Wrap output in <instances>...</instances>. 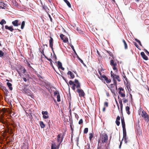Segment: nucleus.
<instances>
[{
    "instance_id": "1",
    "label": "nucleus",
    "mask_w": 149,
    "mask_h": 149,
    "mask_svg": "<svg viewBox=\"0 0 149 149\" xmlns=\"http://www.w3.org/2000/svg\"><path fill=\"white\" fill-rule=\"evenodd\" d=\"M121 124L122 125V127L123 128V140L125 142V143H126L127 144V143H128L130 145L132 144V143L130 142V141L129 140H127V138L126 137V132L125 126V123L124 118H121Z\"/></svg>"
},
{
    "instance_id": "2",
    "label": "nucleus",
    "mask_w": 149,
    "mask_h": 149,
    "mask_svg": "<svg viewBox=\"0 0 149 149\" xmlns=\"http://www.w3.org/2000/svg\"><path fill=\"white\" fill-rule=\"evenodd\" d=\"M74 82L77 84L76 88L77 89L76 91L79 93V96L80 97H84L85 95V93L83 90L80 88H81L80 83L79 82L78 80L77 79H75Z\"/></svg>"
},
{
    "instance_id": "3",
    "label": "nucleus",
    "mask_w": 149,
    "mask_h": 149,
    "mask_svg": "<svg viewBox=\"0 0 149 149\" xmlns=\"http://www.w3.org/2000/svg\"><path fill=\"white\" fill-rule=\"evenodd\" d=\"M139 115H141L143 118L147 122H149V116L148 114L142 109H140L139 112Z\"/></svg>"
},
{
    "instance_id": "4",
    "label": "nucleus",
    "mask_w": 149,
    "mask_h": 149,
    "mask_svg": "<svg viewBox=\"0 0 149 149\" xmlns=\"http://www.w3.org/2000/svg\"><path fill=\"white\" fill-rule=\"evenodd\" d=\"M16 70L20 75L21 72L24 74L27 72L25 68L20 65H17V68L16 69Z\"/></svg>"
},
{
    "instance_id": "5",
    "label": "nucleus",
    "mask_w": 149,
    "mask_h": 149,
    "mask_svg": "<svg viewBox=\"0 0 149 149\" xmlns=\"http://www.w3.org/2000/svg\"><path fill=\"white\" fill-rule=\"evenodd\" d=\"M116 61H117V60L115 58V57L114 58H112L110 61V65L112 67L113 70L117 71H118L117 68H116L117 63Z\"/></svg>"
},
{
    "instance_id": "6",
    "label": "nucleus",
    "mask_w": 149,
    "mask_h": 149,
    "mask_svg": "<svg viewBox=\"0 0 149 149\" xmlns=\"http://www.w3.org/2000/svg\"><path fill=\"white\" fill-rule=\"evenodd\" d=\"M100 140L102 143H107L108 142V135L106 133H104L101 135Z\"/></svg>"
},
{
    "instance_id": "7",
    "label": "nucleus",
    "mask_w": 149,
    "mask_h": 149,
    "mask_svg": "<svg viewBox=\"0 0 149 149\" xmlns=\"http://www.w3.org/2000/svg\"><path fill=\"white\" fill-rule=\"evenodd\" d=\"M99 72L100 75V78L99 77L100 79L102 80L105 81L107 83L111 82V79H108V78L104 74L102 75V74L99 70Z\"/></svg>"
},
{
    "instance_id": "8",
    "label": "nucleus",
    "mask_w": 149,
    "mask_h": 149,
    "mask_svg": "<svg viewBox=\"0 0 149 149\" xmlns=\"http://www.w3.org/2000/svg\"><path fill=\"white\" fill-rule=\"evenodd\" d=\"M118 93L121 97H124L125 96V91L124 89L122 87H120L118 89Z\"/></svg>"
},
{
    "instance_id": "9",
    "label": "nucleus",
    "mask_w": 149,
    "mask_h": 149,
    "mask_svg": "<svg viewBox=\"0 0 149 149\" xmlns=\"http://www.w3.org/2000/svg\"><path fill=\"white\" fill-rule=\"evenodd\" d=\"M64 138L63 136L61 135V134H58L57 136V141L58 143H61L63 141Z\"/></svg>"
},
{
    "instance_id": "10",
    "label": "nucleus",
    "mask_w": 149,
    "mask_h": 149,
    "mask_svg": "<svg viewBox=\"0 0 149 149\" xmlns=\"http://www.w3.org/2000/svg\"><path fill=\"white\" fill-rule=\"evenodd\" d=\"M6 110L5 109H1V117L0 118V122H1L3 119H4V117L3 116L4 113L6 112Z\"/></svg>"
},
{
    "instance_id": "11",
    "label": "nucleus",
    "mask_w": 149,
    "mask_h": 149,
    "mask_svg": "<svg viewBox=\"0 0 149 149\" xmlns=\"http://www.w3.org/2000/svg\"><path fill=\"white\" fill-rule=\"evenodd\" d=\"M50 39L49 40V46L52 49V52L54 54V52L53 50V38L51 37H50Z\"/></svg>"
},
{
    "instance_id": "12",
    "label": "nucleus",
    "mask_w": 149,
    "mask_h": 149,
    "mask_svg": "<svg viewBox=\"0 0 149 149\" xmlns=\"http://www.w3.org/2000/svg\"><path fill=\"white\" fill-rule=\"evenodd\" d=\"M60 37L61 40H63V42L66 43L68 41V38L64 35L63 34H60Z\"/></svg>"
},
{
    "instance_id": "13",
    "label": "nucleus",
    "mask_w": 149,
    "mask_h": 149,
    "mask_svg": "<svg viewBox=\"0 0 149 149\" xmlns=\"http://www.w3.org/2000/svg\"><path fill=\"white\" fill-rule=\"evenodd\" d=\"M42 113L44 118L47 119L49 118V116L47 115L48 113L47 111H42Z\"/></svg>"
},
{
    "instance_id": "14",
    "label": "nucleus",
    "mask_w": 149,
    "mask_h": 149,
    "mask_svg": "<svg viewBox=\"0 0 149 149\" xmlns=\"http://www.w3.org/2000/svg\"><path fill=\"white\" fill-rule=\"evenodd\" d=\"M19 21L18 20H15L12 22L13 25L15 26H18L20 25V24L19 23Z\"/></svg>"
},
{
    "instance_id": "15",
    "label": "nucleus",
    "mask_w": 149,
    "mask_h": 149,
    "mask_svg": "<svg viewBox=\"0 0 149 149\" xmlns=\"http://www.w3.org/2000/svg\"><path fill=\"white\" fill-rule=\"evenodd\" d=\"M118 102L120 104V111H122L123 109V104L122 102V100L121 98H120L119 96L118 97Z\"/></svg>"
},
{
    "instance_id": "16",
    "label": "nucleus",
    "mask_w": 149,
    "mask_h": 149,
    "mask_svg": "<svg viewBox=\"0 0 149 149\" xmlns=\"http://www.w3.org/2000/svg\"><path fill=\"white\" fill-rule=\"evenodd\" d=\"M24 74V75H23L24 77L23 78V79L24 81L26 82L27 81L26 78H29V74H28L27 72H26V73Z\"/></svg>"
},
{
    "instance_id": "17",
    "label": "nucleus",
    "mask_w": 149,
    "mask_h": 149,
    "mask_svg": "<svg viewBox=\"0 0 149 149\" xmlns=\"http://www.w3.org/2000/svg\"><path fill=\"white\" fill-rule=\"evenodd\" d=\"M5 28L6 29H8L11 32H12L14 30L13 26H8V25H6L5 26Z\"/></svg>"
},
{
    "instance_id": "18",
    "label": "nucleus",
    "mask_w": 149,
    "mask_h": 149,
    "mask_svg": "<svg viewBox=\"0 0 149 149\" xmlns=\"http://www.w3.org/2000/svg\"><path fill=\"white\" fill-rule=\"evenodd\" d=\"M141 55L142 57L143 58L146 60H147L148 59L147 56L143 52H142L141 53Z\"/></svg>"
},
{
    "instance_id": "19",
    "label": "nucleus",
    "mask_w": 149,
    "mask_h": 149,
    "mask_svg": "<svg viewBox=\"0 0 149 149\" xmlns=\"http://www.w3.org/2000/svg\"><path fill=\"white\" fill-rule=\"evenodd\" d=\"M23 91L25 93L28 94L29 95H30V94H31V91L29 89L24 88L23 90Z\"/></svg>"
},
{
    "instance_id": "20",
    "label": "nucleus",
    "mask_w": 149,
    "mask_h": 149,
    "mask_svg": "<svg viewBox=\"0 0 149 149\" xmlns=\"http://www.w3.org/2000/svg\"><path fill=\"white\" fill-rule=\"evenodd\" d=\"M58 65L59 69H61L63 70H64V68L62 66V63L59 61L58 62Z\"/></svg>"
},
{
    "instance_id": "21",
    "label": "nucleus",
    "mask_w": 149,
    "mask_h": 149,
    "mask_svg": "<svg viewBox=\"0 0 149 149\" xmlns=\"http://www.w3.org/2000/svg\"><path fill=\"white\" fill-rule=\"evenodd\" d=\"M67 74L68 75H69L70 76V79H73L74 77L75 76L74 74L70 71H69L67 73Z\"/></svg>"
},
{
    "instance_id": "22",
    "label": "nucleus",
    "mask_w": 149,
    "mask_h": 149,
    "mask_svg": "<svg viewBox=\"0 0 149 149\" xmlns=\"http://www.w3.org/2000/svg\"><path fill=\"white\" fill-rule=\"evenodd\" d=\"M51 149H56L57 147L56 143L54 141L52 142Z\"/></svg>"
},
{
    "instance_id": "23",
    "label": "nucleus",
    "mask_w": 149,
    "mask_h": 149,
    "mask_svg": "<svg viewBox=\"0 0 149 149\" xmlns=\"http://www.w3.org/2000/svg\"><path fill=\"white\" fill-rule=\"evenodd\" d=\"M42 8L48 14L49 12V10L48 7L45 5H44L42 6Z\"/></svg>"
},
{
    "instance_id": "24",
    "label": "nucleus",
    "mask_w": 149,
    "mask_h": 149,
    "mask_svg": "<svg viewBox=\"0 0 149 149\" xmlns=\"http://www.w3.org/2000/svg\"><path fill=\"white\" fill-rule=\"evenodd\" d=\"M7 85L9 88V89L10 91H12L13 90V87H12V84L9 82L7 83Z\"/></svg>"
},
{
    "instance_id": "25",
    "label": "nucleus",
    "mask_w": 149,
    "mask_h": 149,
    "mask_svg": "<svg viewBox=\"0 0 149 149\" xmlns=\"http://www.w3.org/2000/svg\"><path fill=\"white\" fill-rule=\"evenodd\" d=\"M39 123L41 128H43L45 127V125L42 121H40Z\"/></svg>"
},
{
    "instance_id": "26",
    "label": "nucleus",
    "mask_w": 149,
    "mask_h": 149,
    "mask_svg": "<svg viewBox=\"0 0 149 149\" xmlns=\"http://www.w3.org/2000/svg\"><path fill=\"white\" fill-rule=\"evenodd\" d=\"M107 52L109 54V55L112 57V58H114L115 57L113 53L110 51H107Z\"/></svg>"
},
{
    "instance_id": "27",
    "label": "nucleus",
    "mask_w": 149,
    "mask_h": 149,
    "mask_svg": "<svg viewBox=\"0 0 149 149\" xmlns=\"http://www.w3.org/2000/svg\"><path fill=\"white\" fill-rule=\"evenodd\" d=\"M67 4L69 7L71 8V5L70 3L67 0H63Z\"/></svg>"
},
{
    "instance_id": "28",
    "label": "nucleus",
    "mask_w": 149,
    "mask_h": 149,
    "mask_svg": "<svg viewBox=\"0 0 149 149\" xmlns=\"http://www.w3.org/2000/svg\"><path fill=\"white\" fill-rule=\"evenodd\" d=\"M125 109L126 111L127 112V113L129 115L130 113V108L129 106H126L125 107Z\"/></svg>"
},
{
    "instance_id": "29",
    "label": "nucleus",
    "mask_w": 149,
    "mask_h": 149,
    "mask_svg": "<svg viewBox=\"0 0 149 149\" xmlns=\"http://www.w3.org/2000/svg\"><path fill=\"white\" fill-rule=\"evenodd\" d=\"M123 42L124 45L125 46V49H127V44L124 39H123L122 40Z\"/></svg>"
},
{
    "instance_id": "30",
    "label": "nucleus",
    "mask_w": 149,
    "mask_h": 149,
    "mask_svg": "<svg viewBox=\"0 0 149 149\" xmlns=\"http://www.w3.org/2000/svg\"><path fill=\"white\" fill-rule=\"evenodd\" d=\"M25 25V22L24 21H23L22 23L21 28L22 29H23L24 28Z\"/></svg>"
},
{
    "instance_id": "31",
    "label": "nucleus",
    "mask_w": 149,
    "mask_h": 149,
    "mask_svg": "<svg viewBox=\"0 0 149 149\" xmlns=\"http://www.w3.org/2000/svg\"><path fill=\"white\" fill-rule=\"evenodd\" d=\"M111 77H112L113 79H115V77H116V75H116L112 71H111Z\"/></svg>"
},
{
    "instance_id": "32",
    "label": "nucleus",
    "mask_w": 149,
    "mask_h": 149,
    "mask_svg": "<svg viewBox=\"0 0 149 149\" xmlns=\"http://www.w3.org/2000/svg\"><path fill=\"white\" fill-rule=\"evenodd\" d=\"M115 79H116L118 82H120L121 81L119 75H116V77H115Z\"/></svg>"
},
{
    "instance_id": "33",
    "label": "nucleus",
    "mask_w": 149,
    "mask_h": 149,
    "mask_svg": "<svg viewBox=\"0 0 149 149\" xmlns=\"http://www.w3.org/2000/svg\"><path fill=\"white\" fill-rule=\"evenodd\" d=\"M6 22L4 19H2L0 22V24L1 25H3V24H6Z\"/></svg>"
},
{
    "instance_id": "34",
    "label": "nucleus",
    "mask_w": 149,
    "mask_h": 149,
    "mask_svg": "<svg viewBox=\"0 0 149 149\" xmlns=\"http://www.w3.org/2000/svg\"><path fill=\"white\" fill-rule=\"evenodd\" d=\"M4 53L2 50H0V57H2L3 56Z\"/></svg>"
},
{
    "instance_id": "35",
    "label": "nucleus",
    "mask_w": 149,
    "mask_h": 149,
    "mask_svg": "<svg viewBox=\"0 0 149 149\" xmlns=\"http://www.w3.org/2000/svg\"><path fill=\"white\" fill-rule=\"evenodd\" d=\"M1 123H2L3 124H4L6 125L7 124V120L5 118H4V119H3V121H2Z\"/></svg>"
},
{
    "instance_id": "36",
    "label": "nucleus",
    "mask_w": 149,
    "mask_h": 149,
    "mask_svg": "<svg viewBox=\"0 0 149 149\" xmlns=\"http://www.w3.org/2000/svg\"><path fill=\"white\" fill-rule=\"evenodd\" d=\"M57 101L58 102H59L61 101L60 96L59 94H58L57 95Z\"/></svg>"
},
{
    "instance_id": "37",
    "label": "nucleus",
    "mask_w": 149,
    "mask_h": 149,
    "mask_svg": "<svg viewBox=\"0 0 149 149\" xmlns=\"http://www.w3.org/2000/svg\"><path fill=\"white\" fill-rule=\"evenodd\" d=\"M90 148V145L89 144H87L85 146L84 149H89Z\"/></svg>"
},
{
    "instance_id": "38",
    "label": "nucleus",
    "mask_w": 149,
    "mask_h": 149,
    "mask_svg": "<svg viewBox=\"0 0 149 149\" xmlns=\"http://www.w3.org/2000/svg\"><path fill=\"white\" fill-rule=\"evenodd\" d=\"M70 46L71 48H72V50L74 51V53L76 54H77V53H76V51H75V49H74V46L72 45H71Z\"/></svg>"
},
{
    "instance_id": "39",
    "label": "nucleus",
    "mask_w": 149,
    "mask_h": 149,
    "mask_svg": "<svg viewBox=\"0 0 149 149\" xmlns=\"http://www.w3.org/2000/svg\"><path fill=\"white\" fill-rule=\"evenodd\" d=\"M89 138L90 140L91 141V140L92 139L93 137V135L92 133H91L89 134Z\"/></svg>"
},
{
    "instance_id": "40",
    "label": "nucleus",
    "mask_w": 149,
    "mask_h": 149,
    "mask_svg": "<svg viewBox=\"0 0 149 149\" xmlns=\"http://www.w3.org/2000/svg\"><path fill=\"white\" fill-rule=\"evenodd\" d=\"M88 131V128H85L84 130V134L87 133Z\"/></svg>"
},
{
    "instance_id": "41",
    "label": "nucleus",
    "mask_w": 149,
    "mask_h": 149,
    "mask_svg": "<svg viewBox=\"0 0 149 149\" xmlns=\"http://www.w3.org/2000/svg\"><path fill=\"white\" fill-rule=\"evenodd\" d=\"M69 84L70 85H73L74 84H76V83L74 84L73 81L72 80H70L69 82Z\"/></svg>"
},
{
    "instance_id": "42",
    "label": "nucleus",
    "mask_w": 149,
    "mask_h": 149,
    "mask_svg": "<svg viewBox=\"0 0 149 149\" xmlns=\"http://www.w3.org/2000/svg\"><path fill=\"white\" fill-rule=\"evenodd\" d=\"M123 103H126L128 102V99L124 98L123 99Z\"/></svg>"
},
{
    "instance_id": "43",
    "label": "nucleus",
    "mask_w": 149,
    "mask_h": 149,
    "mask_svg": "<svg viewBox=\"0 0 149 149\" xmlns=\"http://www.w3.org/2000/svg\"><path fill=\"white\" fill-rule=\"evenodd\" d=\"M74 84L72 87V88L73 90L74 91L75 90V86L76 87L77 84Z\"/></svg>"
},
{
    "instance_id": "44",
    "label": "nucleus",
    "mask_w": 149,
    "mask_h": 149,
    "mask_svg": "<svg viewBox=\"0 0 149 149\" xmlns=\"http://www.w3.org/2000/svg\"><path fill=\"white\" fill-rule=\"evenodd\" d=\"M50 65L54 69V70L56 72V73H58L56 71V70H55V68L54 67V66H53V63H52V62H50Z\"/></svg>"
},
{
    "instance_id": "45",
    "label": "nucleus",
    "mask_w": 149,
    "mask_h": 149,
    "mask_svg": "<svg viewBox=\"0 0 149 149\" xmlns=\"http://www.w3.org/2000/svg\"><path fill=\"white\" fill-rule=\"evenodd\" d=\"M135 40L137 42H138L139 44L141 45V46H142V45H141V42L140 41H139V40H138L137 39H135Z\"/></svg>"
},
{
    "instance_id": "46",
    "label": "nucleus",
    "mask_w": 149,
    "mask_h": 149,
    "mask_svg": "<svg viewBox=\"0 0 149 149\" xmlns=\"http://www.w3.org/2000/svg\"><path fill=\"white\" fill-rule=\"evenodd\" d=\"M50 62H52V60L50 58H49L48 57H47L46 56H45V57Z\"/></svg>"
},
{
    "instance_id": "47",
    "label": "nucleus",
    "mask_w": 149,
    "mask_h": 149,
    "mask_svg": "<svg viewBox=\"0 0 149 149\" xmlns=\"http://www.w3.org/2000/svg\"><path fill=\"white\" fill-rule=\"evenodd\" d=\"M59 94L58 91H55L54 92V96H56V95H58Z\"/></svg>"
},
{
    "instance_id": "48",
    "label": "nucleus",
    "mask_w": 149,
    "mask_h": 149,
    "mask_svg": "<svg viewBox=\"0 0 149 149\" xmlns=\"http://www.w3.org/2000/svg\"><path fill=\"white\" fill-rule=\"evenodd\" d=\"M113 84L115 85V86H116L117 85V82L116 81V80L115 79H113Z\"/></svg>"
},
{
    "instance_id": "49",
    "label": "nucleus",
    "mask_w": 149,
    "mask_h": 149,
    "mask_svg": "<svg viewBox=\"0 0 149 149\" xmlns=\"http://www.w3.org/2000/svg\"><path fill=\"white\" fill-rule=\"evenodd\" d=\"M97 149H105L104 148H103L101 146H99V145L98 144Z\"/></svg>"
},
{
    "instance_id": "50",
    "label": "nucleus",
    "mask_w": 149,
    "mask_h": 149,
    "mask_svg": "<svg viewBox=\"0 0 149 149\" xmlns=\"http://www.w3.org/2000/svg\"><path fill=\"white\" fill-rule=\"evenodd\" d=\"M116 123L117 126H119L120 124V122L118 120H116Z\"/></svg>"
},
{
    "instance_id": "51",
    "label": "nucleus",
    "mask_w": 149,
    "mask_h": 149,
    "mask_svg": "<svg viewBox=\"0 0 149 149\" xmlns=\"http://www.w3.org/2000/svg\"><path fill=\"white\" fill-rule=\"evenodd\" d=\"M123 78L125 79V80L126 81H127V77H126V76L124 73H123Z\"/></svg>"
},
{
    "instance_id": "52",
    "label": "nucleus",
    "mask_w": 149,
    "mask_h": 149,
    "mask_svg": "<svg viewBox=\"0 0 149 149\" xmlns=\"http://www.w3.org/2000/svg\"><path fill=\"white\" fill-rule=\"evenodd\" d=\"M44 49H43L41 51V50H40V52L43 54V55L44 56V57H45V56H46L44 53Z\"/></svg>"
},
{
    "instance_id": "53",
    "label": "nucleus",
    "mask_w": 149,
    "mask_h": 149,
    "mask_svg": "<svg viewBox=\"0 0 149 149\" xmlns=\"http://www.w3.org/2000/svg\"><path fill=\"white\" fill-rule=\"evenodd\" d=\"M49 18H50V21L51 22H52V19L50 16V14L48 13V14H47Z\"/></svg>"
},
{
    "instance_id": "54",
    "label": "nucleus",
    "mask_w": 149,
    "mask_h": 149,
    "mask_svg": "<svg viewBox=\"0 0 149 149\" xmlns=\"http://www.w3.org/2000/svg\"><path fill=\"white\" fill-rule=\"evenodd\" d=\"M83 122V120L82 119H81L79 122V124H81Z\"/></svg>"
},
{
    "instance_id": "55",
    "label": "nucleus",
    "mask_w": 149,
    "mask_h": 149,
    "mask_svg": "<svg viewBox=\"0 0 149 149\" xmlns=\"http://www.w3.org/2000/svg\"><path fill=\"white\" fill-rule=\"evenodd\" d=\"M104 105L106 107H108V103L107 102H105L104 103Z\"/></svg>"
},
{
    "instance_id": "56",
    "label": "nucleus",
    "mask_w": 149,
    "mask_h": 149,
    "mask_svg": "<svg viewBox=\"0 0 149 149\" xmlns=\"http://www.w3.org/2000/svg\"><path fill=\"white\" fill-rule=\"evenodd\" d=\"M130 97L131 99V102H132L133 99H132V95L131 94H130Z\"/></svg>"
},
{
    "instance_id": "57",
    "label": "nucleus",
    "mask_w": 149,
    "mask_h": 149,
    "mask_svg": "<svg viewBox=\"0 0 149 149\" xmlns=\"http://www.w3.org/2000/svg\"><path fill=\"white\" fill-rule=\"evenodd\" d=\"M79 60L80 61V62L83 64H84V63L83 61L80 58H79Z\"/></svg>"
},
{
    "instance_id": "58",
    "label": "nucleus",
    "mask_w": 149,
    "mask_h": 149,
    "mask_svg": "<svg viewBox=\"0 0 149 149\" xmlns=\"http://www.w3.org/2000/svg\"><path fill=\"white\" fill-rule=\"evenodd\" d=\"M75 118L77 119V120H78V118H79V116L76 113H75Z\"/></svg>"
},
{
    "instance_id": "59",
    "label": "nucleus",
    "mask_w": 149,
    "mask_h": 149,
    "mask_svg": "<svg viewBox=\"0 0 149 149\" xmlns=\"http://www.w3.org/2000/svg\"><path fill=\"white\" fill-rule=\"evenodd\" d=\"M120 120V117L119 116H118L116 120L119 121Z\"/></svg>"
},
{
    "instance_id": "60",
    "label": "nucleus",
    "mask_w": 149,
    "mask_h": 149,
    "mask_svg": "<svg viewBox=\"0 0 149 149\" xmlns=\"http://www.w3.org/2000/svg\"><path fill=\"white\" fill-rule=\"evenodd\" d=\"M116 102L117 105V106L118 107V110H119V107L118 104V102H117V101L116 100Z\"/></svg>"
},
{
    "instance_id": "61",
    "label": "nucleus",
    "mask_w": 149,
    "mask_h": 149,
    "mask_svg": "<svg viewBox=\"0 0 149 149\" xmlns=\"http://www.w3.org/2000/svg\"><path fill=\"white\" fill-rule=\"evenodd\" d=\"M134 45L136 47H137L138 48L139 46L135 42H134Z\"/></svg>"
},
{
    "instance_id": "62",
    "label": "nucleus",
    "mask_w": 149,
    "mask_h": 149,
    "mask_svg": "<svg viewBox=\"0 0 149 149\" xmlns=\"http://www.w3.org/2000/svg\"><path fill=\"white\" fill-rule=\"evenodd\" d=\"M60 144H61V143H59L58 144V145L57 146H56V147H57L56 149H58V148H59V146H60Z\"/></svg>"
},
{
    "instance_id": "63",
    "label": "nucleus",
    "mask_w": 149,
    "mask_h": 149,
    "mask_svg": "<svg viewBox=\"0 0 149 149\" xmlns=\"http://www.w3.org/2000/svg\"><path fill=\"white\" fill-rule=\"evenodd\" d=\"M54 54V59H55V60H56V59H57V58H56V55L55 54V53Z\"/></svg>"
},
{
    "instance_id": "64",
    "label": "nucleus",
    "mask_w": 149,
    "mask_h": 149,
    "mask_svg": "<svg viewBox=\"0 0 149 149\" xmlns=\"http://www.w3.org/2000/svg\"><path fill=\"white\" fill-rule=\"evenodd\" d=\"M64 80L65 81L66 83L68 85V86H69V84L68 83V80L67 79H66Z\"/></svg>"
}]
</instances>
